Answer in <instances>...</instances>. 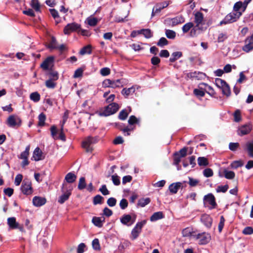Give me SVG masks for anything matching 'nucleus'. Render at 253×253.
I'll use <instances>...</instances> for the list:
<instances>
[{
	"mask_svg": "<svg viewBox=\"0 0 253 253\" xmlns=\"http://www.w3.org/2000/svg\"><path fill=\"white\" fill-rule=\"evenodd\" d=\"M73 189V187L71 185L63 182L61 187L62 194L58 198V202L60 204H63L65 201L68 200L71 195Z\"/></svg>",
	"mask_w": 253,
	"mask_h": 253,
	"instance_id": "nucleus-1",
	"label": "nucleus"
},
{
	"mask_svg": "<svg viewBox=\"0 0 253 253\" xmlns=\"http://www.w3.org/2000/svg\"><path fill=\"white\" fill-rule=\"evenodd\" d=\"M242 15V12H231L228 14L220 22V25L227 24L237 21Z\"/></svg>",
	"mask_w": 253,
	"mask_h": 253,
	"instance_id": "nucleus-2",
	"label": "nucleus"
},
{
	"mask_svg": "<svg viewBox=\"0 0 253 253\" xmlns=\"http://www.w3.org/2000/svg\"><path fill=\"white\" fill-rule=\"evenodd\" d=\"M192 237L198 241L200 245L208 244L211 239V235L207 232H203L198 234H192Z\"/></svg>",
	"mask_w": 253,
	"mask_h": 253,
	"instance_id": "nucleus-3",
	"label": "nucleus"
},
{
	"mask_svg": "<svg viewBox=\"0 0 253 253\" xmlns=\"http://www.w3.org/2000/svg\"><path fill=\"white\" fill-rule=\"evenodd\" d=\"M185 22V18L179 15L173 18H167L164 20V24L171 27L175 26Z\"/></svg>",
	"mask_w": 253,
	"mask_h": 253,
	"instance_id": "nucleus-4",
	"label": "nucleus"
},
{
	"mask_svg": "<svg viewBox=\"0 0 253 253\" xmlns=\"http://www.w3.org/2000/svg\"><path fill=\"white\" fill-rule=\"evenodd\" d=\"M204 202L205 206L207 207L210 210L215 209L217 206L215 198L211 193H209L204 196Z\"/></svg>",
	"mask_w": 253,
	"mask_h": 253,
	"instance_id": "nucleus-5",
	"label": "nucleus"
},
{
	"mask_svg": "<svg viewBox=\"0 0 253 253\" xmlns=\"http://www.w3.org/2000/svg\"><path fill=\"white\" fill-rule=\"evenodd\" d=\"M146 223V220H143L141 222H137L131 232L130 239L132 240H135L141 232L142 228Z\"/></svg>",
	"mask_w": 253,
	"mask_h": 253,
	"instance_id": "nucleus-6",
	"label": "nucleus"
},
{
	"mask_svg": "<svg viewBox=\"0 0 253 253\" xmlns=\"http://www.w3.org/2000/svg\"><path fill=\"white\" fill-rule=\"evenodd\" d=\"M97 142L95 137L88 136L85 138L82 142V147L87 152H91L93 148L92 145Z\"/></svg>",
	"mask_w": 253,
	"mask_h": 253,
	"instance_id": "nucleus-7",
	"label": "nucleus"
},
{
	"mask_svg": "<svg viewBox=\"0 0 253 253\" xmlns=\"http://www.w3.org/2000/svg\"><path fill=\"white\" fill-rule=\"evenodd\" d=\"M6 123L8 126L17 128L21 126V120L18 116L12 115L8 117Z\"/></svg>",
	"mask_w": 253,
	"mask_h": 253,
	"instance_id": "nucleus-8",
	"label": "nucleus"
},
{
	"mask_svg": "<svg viewBox=\"0 0 253 253\" xmlns=\"http://www.w3.org/2000/svg\"><path fill=\"white\" fill-rule=\"evenodd\" d=\"M136 215L133 214L132 215L128 214H125L120 218L121 223L127 226L132 225L135 221Z\"/></svg>",
	"mask_w": 253,
	"mask_h": 253,
	"instance_id": "nucleus-9",
	"label": "nucleus"
},
{
	"mask_svg": "<svg viewBox=\"0 0 253 253\" xmlns=\"http://www.w3.org/2000/svg\"><path fill=\"white\" fill-rule=\"evenodd\" d=\"M120 108V106L117 103H112L105 107L102 114L105 116H108L116 113Z\"/></svg>",
	"mask_w": 253,
	"mask_h": 253,
	"instance_id": "nucleus-10",
	"label": "nucleus"
},
{
	"mask_svg": "<svg viewBox=\"0 0 253 253\" xmlns=\"http://www.w3.org/2000/svg\"><path fill=\"white\" fill-rule=\"evenodd\" d=\"M20 189L24 195H29L32 194L33 190L31 182L28 180H24L22 183Z\"/></svg>",
	"mask_w": 253,
	"mask_h": 253,
	"instance_id": "nucleus-11",
	"label": "nucleus"
},
{
	"mask_svg": "<svg viewBox=\"0 0 253 253\" xmlns=\"http://www.w3.org/2000/svg\"><path fill=\"white\" fill-rule=\"evenodd\" d=\"M81 29V25L78 23L73 22L68 24L64 28V33L69 35L72 32L77 31Z\"/></svg>",
	"mask_w": 253,
	"mask_h": 253,
	"instance_id": "nucleus-12",
	"label": "nucleus"
},
{
	"mask_svg": "<svg viewBox=\"0 0 253 253\" xmlns=\"http://www.w3.org/2000/svg\"><path fill=\"white\" fill-rule=\"evenodd\" d=\"M252 129V125L250 124L241 126L239 127L237 133L240 136H243L249 134Z\"/></svg>",
	"mask_w": 253,
	"mask_h": 253,
	"instance_id": "nucleus-13",
	"label": "nucleus"
},
{
	"mask_svg": "<svg viewBox=\"0 0 253 253\" xmlns=\"http://www.w3.org/2000/svg\"><path fill=\"white\" fill-rule=\"evenodd\" d=\"M201 221L208 228H210L212 223V218L208 214H204L201 217Z\"/></svg>",
	"mask_w": 253,
	"mask_h": 253,
	"instance_id": "nucleus-14",
	"label": "nucleus"
},
{
	"mask_svg": "<svg viewBox=\"0 0 253 253\" xmlns=\"http://www.w3.org/2000/svg\"><path fill=\"white\" fill-rule=\"evenodd\" d=\"M242 50L246 53H249L253 50V41L251 39H246L245 45L242 47Z\"/></svg>",
	"mask_w": 253,
	"mask_h": 253,
	"instance_id": "nucleus-15",
	"label": "nucleus"
},
{
	"mask_svg": "<svg viewBox=\"0 0 253 253\" xmlns=\"http://www.w3.org/2000/svg\"><path fill=\"white\" fill-rule=\"evenodd\" d=\"M46 201L45 198L39 196H35L33 199V205L37 207L44 205Z\"/></svg>",
	"mask_w": 253,
	"mask_h": 253,
	"instance_id": "nucleus-16",
	"label": "nucleus"
},
{
	"mask_svg": "<svg viewBox=\"0 0 253 253\" xmlns=\"http://www.w3.org/2000/svg\"><path fill=\"white\" fill-rule=\"evenodd\" d=\"M33 158L36 161L42 160L44 159L42 152L39 147H37L34 151Z\"/></svg>",
	"mask_w": 253,
	"mask_h": 253,
	"instance_id": "nucleus-17",
	"label": "nucleus"
},
{
	"mask_svg": "<svg viewBox=\"0 0 253 253\" xmlns=\"http://www.w3.org/2000/svg\"><path fill=\"white\" fill-rule=\"evenodd\" d=\"M204 21V14L201 12H197L194 14V22L196 26H200Z\"/></svg>",
	"mask_w": 253,
	"mask_h": 253,
	"instance_id": "nucleus-18",
	"label": "nucleus"
},
{
	"mask_svg": "<svg viewBox=\"0 0 253 253\" xmlns=\"http://www.w3.org/2000/svg\"><path fill=\"white\" fill-rule=\"evenodd\" d=\"M54 58L52 56H49L46 58V59L42 63L41 67L44 70L48 69L49 67L53 62Z\"/></svg>",
	"mask_w": 253,
	"mask_h": 253,
	"instance_id": "nucleus-19",
	"label": "nucleus"
},
{
	"mask_svg": "<svg viewBox=\"0 0 253 253\" xmlns=\"http://www.w3.org/2000/svg\"><path fill=\"white\" fill-rule=\"evenodd\" d=\"M181 186V182L173 183L169 186V189L171 194H176Z\"/></svg>",
	"mask_w": 253,
	"mask_h": 253,
	"instance_id": "nucleus-20",
	"label": "nucleus"
},
{
	"mask_svg": "<svg viewBox=\"0 0 253 253\" xmlns=\"http://www.w3.org/2000/svg\"><path fill=\"white\" fill-rule=\"evenodd\" d=\"M76 178L77 176L74 173L70 172L66 175L64 182L68 184V183H72L76 181Z\"/></svg>",
	"mask_w": 253,
	"mask_h": 253,
	"instance_id": "nucleus-21",
	"label": "nucleus"
},
{
	"mask_svg": "<svg viewBox=\"0 0 253 253\" xmlns=\"http://www.w3.org/2000/svg\"><path fill=\"white\" fill-rule=\"evenodd\" d=\"M199 87L201 89H204V90H206V92L210 95H212L214 94V91L212 87L207 84L202 83L200 84Z\"/></svg>",
	"mask_w": 253,
	"mask_h": 253,
	"instance_id": "nucleus-22",
	"label": "nucleus"
},
{
	"mask_svg": "<svg viewBox=\"0 0 253 253\" xmlns=\"http://www.w3.org/2000/svg\"><path fill=\"white\" fill-rule=\"evenodd\" d=\"M7 224L9 227L12 229H17L19 228V223L16 221V218L14 217L8 218Z\"/></svg>",
	"mask_w": 253,
	"mask_h": 253,
	"instance_id": "nucleus-23",
	"label": "nucleus"
},
{
	"mask_svg": "<svg viewBox=\"0 0 253 253\" xmlns=\"http://www.w3.org/2000/svg\"><path fill=\"white\" fill-rule=\"evenodd\" d=\"M135 89L133 86H131L128 88H124L122 90L121 93L126 98H127L129 95L132 94L135 92Z\"/></svg>",
	"mask_w": 253,
	"mask_h": 253,
	"instance_id": "nucleus-24",
	"label": "nucleus"
},
{
	"mask_svg": "<svg viewBox=\"0 0 253 253\" xmlns=\"http://www.w3.org/2000/svg\"><path fill=\"white\" fill-rule=\"evenodd\" d=\"M164 217L163 212L158 211L154 212L150 218V220L152 222L156 221L158 220L162 219Z\"/></svg>",
	"mask_w": 253,
	"mask_h": 253,
	"instance_id": "nucleus-25",
	"label": "nucleus"
},
{
	"mask_svg": "<svg viewBox=\"0 0 253 253\" xmlns=\"http://www.w3.org/2000/svg\"><path fill=\"white\" fill-rule=\"evenodd\" d=\"M123 86V80H111V87L113 88L121 87Z\"/></svg>",
	"mask_w": 253,
	"mask_h": 253,
	"instance_id": "nucleus-26",
	"label": "nucleus"
},
{
	"mask_svg": "<svg viewBox=\"0 0 253 253\" xmlns=\"http://www.w3.org/2000/svg\"><path fill=\"white\" fill-rule=\"evenodd\" d=\"M101 218V217L94 216L92 219V222L95 226L98 227H101L104 221V219L102 220Z\"/></svg>",
	"mask_w": 253,
	"mask_h": 253,
	"instance_id": "nucleus-27",
	"label": "nucleus"
},
{
	"mask_svg": "<svg viewBox=\"0 0 253 253\" xmlns=\"http://www.w3.org/2000/svg\"><path fill=\"white\" fill-rule=\"evenodd\" d=\"M246 146L248 156L253 158V141L247 142Z\"/></svg>",
	"mask_w": 253,
	"mask_h": 253,
	"instance_id": "nucleus-28",
	"label": "nucleus"
},
{
	"mask_svg": "<svg viewBox=\"0 0 253 253\" xmlns=\"http://www.w3.org/2000/svg\"><path fill=\"white\" fill-rule=\"evenodd\" d=\"M128 112L126 109L122 110L119 114V118L121 120H125L126 119L129 114V112L131 111V109L129 107H128Z\"/></svg>",
	"mask_w": 253,
	"mask_h": 253,
	"instance_id": "nucleus-29",
	"label": "nucleus"
},
{
	"mask_svg": "<svg viewBox=\"0 0 253 253\" xmlns=\"http://www.w3.org/2000/svg\"><path fill=\"white\" fill-rule=\"evenodd\" d=\"M151 200L149 198H141L138 201L137 206L140 207H144L150 203Z\"/></svg>",
	"mask_w": 253,
	"mask_h": 253,
	"instance_id": "nucleus-30",
	"label": "nucleus"
},
{
	"mask_svg": "<svg viewBox=\"0 0 253 253\" xmlns=\"http://www.w3.org/2000/svg\"><path fill=\"white\" fill-rule=\"evenodd\" d=\"M87 24L90 26H95L99 22V20L94 17L90 16L86 19Z\"/></svg>",
	"mask_w": 253,
	"mask_h": 253,
	"instance_id": "nucleus-31",
	"label": "nucleus"
},
{
	"mask_svg": "<svg viewBox=\"0 0 253 253\" xmlns=\"http://www.w3.org/2000/svg\"><path fill=\"white\" fill-rule=\"evenodd\" d=\"M182 55V54L181 52H174L172 53L171 57L169 58V61L170 62H174L175 60L180 58Z\"/></svg>",
	"mask_w": 253,
	"mask_h": 253,
	"instance_id": "nucleus-32",
	"label": "nucleus"
},
{
	"mask_svg": "<svg viewBox=\"0 0 253 253\" xmlns=\"http://www.w3.org/2000/svg\"><path fill=\"white\" fill-rule=\"evenodd\" d=\"M141 34L144 35L145 38L147 39L151 38L153 37V33L149 29H143L140 30Z\"/></svg>",
	"mask_w": 253,
	"mask_h": 253,
	"instance_id": "nucleus-33",
	"label": "nucleus"
},
{
	"mask_svg": "<svg viewBox=\"0 0 253 253\" xmlns=\"http://www.w3.org/2000/svg\"><path fill=\"white\" fill-rule=\"evenodd\" d=\"M31 6L36 11H40L41 5L38 0H31Z\"/></svg>",
	"mask_w": 253,
	"mask_h": 253,
	"instance_id": "nucleus-34",
	"label": "nucleus"
},
{
	"mask_svg": "<svg viewBox=\"0 0 253 253\" xmlns=\"http://www.w3.org/2000/svg\"><path fill=\"white\" fill-rule=\"evenodd\" d=\"M216 86L219 88L221 89L225 84L226 82L220 78H216L214 81Z\"/></svg>",
	"mask_w": 253,
	"mask_h": 253,
	"instance_id": "nucleus-35",
	"label": "nucleus"
},
{
	"mask_svg": "<svg viewBox=\"0 0 253 253\" xmlns=\"http://www.w3.org/2000/svg\"><path fill=\"white\" fill-rule=\"evenodd\" d=\"M57 47V43L55 37H52L51 40L48 43V48L53 49Z\"/></svg>",
	"mask_w": 253,
	"mask_h": 253,
	"instance_id": "nucleus-36",
	"label": "nucleus"
},
{
	"mask_svg": "<svg viewBox=\"0 0 253 253\" xmlns=\"http://www.w3.org/2000/svg\"><path fill=\"white\" fill-rule=\"evenodd\" d=\"M194 27V24L192 22H188L184 24L182 27V30L183 33H186Z\"/></svg>",
	"mask_w": 253,
	"mask_h": 253,
	"instance_id": "nucleus-37",
	"label": "nucleus"
},
{
	"mask_svg": "<svg viewBox=\"0 0 253 253\" xmlns=\"http://www.w3.org/2000/svg\"><path fill=\"white\" fill-rule=\"evenodd\" d=\"M165 34L166 37L169 39H174L176 37L175 32L171 30L166 29Z\"/></svg>",
	"mask_w": 253,
	"mask_h": 253,
	"instance_id": "nucleus-38",
	"label": "nucleus"
},
{
	"mask_svg": "<svg viewBox=\"0 0 253 253\" xmlns=\"http://www.w3.org/2000/svg\"><path fill=\"white\" fill-rule=\"evenodd\" d=\"M91 53V46L90 45H87L86 46H84L83 47L80 51V53L81 55H84L85 54H90Z\"/></svg>",
	"mask_w": 253,
	"mask_h": 253,
	"instance_id": "nucleus-39",
	"label": "nucleus"
},
{
	"mask_svg": "<svg viewBox=\"0 0 253 253\" xmlns=\"http://www.w3.org/2000/svg\"><path fill=\"white\" fill-rule=\"evenodd\" d=\"M30 98L31 100L35 102L39 101L41 98L40 94L38 92H34L32 93L30 95Z\"/></svg>",
	"mask_w": 253,
	"mask_h": 253,
	"instance_id": "nucleus-40",
	"label": "nucleus"
},
{
	"mask_svg": "<svg viewBox=\"0 0 253 253\" xmlns=\"http://www.w3.org/2000/svg\"><path fill=\"white\" fill-rule=\"evenodd\" d=\"M224 174L225 177L228 179H232L235 177V176L234 172L227 170H224Z\"/></svg>",
	"mask_w": 253,
	"mask_h": 253,
	"instance_id": "nucleus-41",
	"label": "nucleus"
},
{
	"mask_svg": "<svg viewBox=\"0 0 253 253\" xmlns=\"http://www.w3.org/2000/svg\"><path fill=\"white\" fill-rule=\"evenodd\" d=\"M222 93L227 97L229 96L231 94V90L229 85L227 84L221 88Z\"/></svg>",
	"mask_w": 253,
	"mask_h": 253,
	"instance_id": "nucleus-42",
	"label": "nucleus"
},
{
	"mask_svg": "<svg viewBox=\"0 0 253 253\" xmlns=\"http://www.w3.org/2000/svg\"><path fill=\"white\" fill-rule=\"evenodd\" d=\"M243 2L241 1H239L236 2L233 6V11L235 12H242L239 10L241 8L242 6H243Z\"/></svg>",
	"mask_w": 253,
	"mask_h": 253,
	"instance_id": "nucleus-43",
	"label": "nucleus"
},
{
	"mask_svg": "<svg viewBox=\"0 0 253 253\" xmlns=\"http://www.w3.org/2000/svg\"><path fill=\"white\" fill-rule=\"evenodd\" d=\"M203 89H201L200 87H199V89L195 88L194 89L193 93L198 97H204L205 93Z\"/></svg>",
	"mask_w": 253,
	"mask_h": 253,
	"instance_id": "nucleus-44",
	"label": "nucleus"
},
{
	"mask_svg": "<svg viewBox=\"0 0 253 253\" xmlns=\"http://www.w3.org/2000/svg\"><path fill=\"white\" fill-rule=\"evenodd\" d=\"M174 155L175 157L173 160V165L176 166L177 167V169L179 170V164L181 161V158L179 156L178 152L175 153Z\"/></svg>",
	"mask_w": 253,
	"mask_h": 253,
	"instance_id": "nucleus-45",
	"label": "nucleus"
},
{
	"mask_svg": "<svg viewBox=\"0 0 253 253\" xmlns=\"http://www.w3.org/2000/svg\"><path fill=\"white\" fill-rule=\"evenodd\" d=\"M198 164L200 166H206L208 165V160L205 157H199Z\"/></svg>",
	"mask_w": 253,
	"mask_h": 253,
	"instance_id": "nucleus-46",
	"label": "nucleus"
},
{
	"mask_svg": "<svg viewBox=\"0 0 253 253\" xmlns=\"http://www.w3.org/2000/svg\"><path fill=\"white\" fill-rule=\"evenodd\" d=\"M92 246L93 249L95 251H99L100 250V246L99 240L97 238L94 239L92 242Z\"/></svg>",
	"mask_w": 253,
	"mask_h": 253,
	"instance_id": "nucleus-47",
	"label": "nucleus"
},
{
	"mask_svg": "<svg viewBox=\"0 0 253 253\" xmlns=\"http://www.w3.org/2000/svg\"><path fill=\"white\" fill-rule=\"evenodd\" d=\"M169 43L168 41L164 37L161 38L158 42L157 44L160 47H163L165 45H168Z\"/></svg>",
	"mask_w": 253,
	"mask_h": 253,
	"instance_id": "nucleus-48",
	"label": "nucleus"
},
{
	"mask_svg": "<svg viewBox=\"0 0 253 253\" xmlns=\"http://www.w3.org/2000/svg\"><path fill=\"white\" fill-rule=\"evenodd\" d=\"M38 119H39V123H38L39 126H43L44 125V122H45V120L46 119L45 115L43 113H42L39 115V116L38 117Z\"/></svg>",
	"mask_w": 253,
	"mask_h": 253,
	"instance_id": "nucleus-49",
	"label": "nucleus"
},
{
	"mask_svg": "<svg viewBox=\"0 0 253 253\" xmlns=\"http://www.w3.org/2000/svg\"><path fill=\"white\" fill-rule=\"evenodd\" d=\"M200 30H201V28L200 27V26H194L192 28V29L190 31V36L193 37L197 36V34H198V31H199Z\"/></svg>",
	"mask_w": 253,
	"mask_h": 253,
	"instance_id": "nucleus-50",
	"label": "nucleus"
},
{
	"mask_svg": "<svg viewBox=\"0 0 253 253\" xmlns=\"http://www.w3.org/2000/svg\"><path fill=\"white\" fill-rule=\"evenodd\" d=\"M103 199V197L100 195H97L93 198V204L96 205L97 204H100L102 203V201Z\"/></svg>",
	"mask_w": 253,
	"mask_h": 253,
	"instance_id": "nucleus-51",
	"label": "nucleus"
},
{
	"mask_svg": "<svg viewBox=\"0 0 253 253\" xmlns=\"http://www.w3.org/2000/svg\"><path fill=\"white\" fill-rule=\"evenodd\" d=\"M86 186L85 178L83 177L80 178L78 184V189L82 190L84 189Z\"/></svg>",
	"mask_w": 253,
	"mask_h": 253,
	"instance_id": "nucleus-52",
	"label": "nucleus"
},
{
	"mask_svg": "<svg viewBox=\"0 0 253 253\" xmlns=\"http://www.w3.org/2000/svg\"><path fill=\"white\" fill-rule=\"evenodd\" d=\"M51 134L54 139H57L58 137L57 136V128L55 126H51L50 128Z\"/></svg>",
	"mask_w": 253,
	"mask_h": 253,
	"instance_id": "nucleus-53",
	"label": "nucleus"
},
{
	"mask_svg": "<svg viewBox=\"0 0 253 253\" xmlns=\"http://www.w3.org/2000/svg\"><path fill=\"white\" fill-rule=\"evenodd\" d=\"M243 165V163L241 161H235L231 164V167L233 169H237L241 167Z\"/></svg>",
	"mask_w": 253,
	"mask_h": 253,
	"instance_id": "nucleus-54",
	"label": "nucleus"
},
{
	"mask_svg": "<svg viewBox=\"0 0 253 253\" xmlns=\"http://www.w3.org/2000/svg\"><path fill=\"white\" fill-rule=\"evenodd\" d=\"M234 121L239 122L241 120V112L239 110H237L234 113Z\"/></svg>",
	"mask_w": 253,
	"mask_h": 253,
	"instance_id": "nucleus-55",
	"label": "nucleus"
},
{
	"mask_svg": "<svg viewBox=\"0 0 253 253\" xmlns=\"http://www.w3.org/2000/svg\"><path fill=\"white\" fill-rule=\"evenodd\" d=\"M228 185H223V186H218L216 190V192L219 193V192H222V193H225L226 192L228 189Z\"/></svg>",
	"mask_w": 253,
	"mask_h": 253,
	"instance_id": "nucleus-56",
	"label": "nucleus"
},
{
	"mask_svg": "<svg viewBox=\"0 0 253 253\" xmlns=\"http://www.w3.org/2000/svg\"><path fill=\"white\" fill-rule=\"evenodd\" d=\"M108 205L111 207H114L117 203V200L113 197L109 198L107 201Z\"/></svg>",
	"mask_w": 253,
	"mask_h": 253,
	"instance_id": "nucleus-57",
	"label": "nucleus"
},
{
	"mask_svg": "<svg viewBox=\"0 0 253 253\" xmlns=\"http://www.w3.org/2000/svg\"><path fill=\"white\" fill-rule=\"evenodd\" d=\"M128 206V202L126 199H122L120 202V207L122 210L126 209Z\"/></svg>",
	"mask_w": 253,
	"mask_h": 253,
	"instance_id": "nucleus-58",
	"label": "nucleus"
},
{
	"mask_svg": "<svg viewBox=\"0 0 253 253\" xmlns=\"http://www.w3.org/2000/svg\"><path fill=\"white\" fill-rule=\"evenodd\" d=\"M203 174L206 177H211L213 175V171L211 169L207 168L203 171Z\"/></svg>",
	"mask_w": 253,
	"mask_h": 253,
	"instance_id": "nucleus-59",
	"label": "nucleus"
},
{
	"mask_svg": "<svg viewBox=\"0 0 253 253\" xmlns=\"http://www.w3.org/2000/svg\"><path fill=\"white\" fill-rule=\"evenodd\" d=\"M22 178H23V175L21 174H17L15 178V180H14V184L16 186H19L22 180Z\"/></svg>",
	"mask_w": 253,
	"mask_h": 253,
	"instance_id": "nucleus-60",
	"label": "nucleus"
},
{
	"mask_svg": "<svg viewBox=\"0 0 253 253\" xmlns=\"http://www.w3.org/2000/svg\"><path fill=\"white\" fill-rule=\"evenodd\" d=\"M100 73L102 76H106L110 74V70L109 68L104 67L101 69Z\"/></svg>",
	"mask_w": 253,
	"mask_h": 253,
	"instance_id": "nucleus-61",
	"label": "nucleus"
},
{
	"mask_svg": "<svg viewBox=\"0 0 253 253\" xmlns=\"http://www.w3.org/2000/svg\"><path fill=\"white\" fill-rule=\"evenodd\" d=\"M84 70L82 68H78L77 69L74 73V78H78L82 76L83 74Z\"/></svg>",
	"mask_w": 253,
	"mask_h": 253,
	"instance_id": "nucleus-62",
	"label": "nucleus"
},
{
	"mask_svg": "<svg viewBox=\"0 0 253 253\" xmlns=\"http://www.w3.org/2000/svg\"><path fill=\"white\" fill-rule=\"evenodd\" d=\"M45 85L47 88H54L55 87L56 84L50 79L45 82Z\"/></svg>",
	"mask_w": 253,
	"mask_h": 253,
	"instance_id": "nucleus-63",
	"label": "nucleus"
},
{
	"mask_svg": "<svg viewBox=\"0 0 253 253\" xmlns=\"http://www.w3.org/2000/svg\"><path fill=\"white\" fill-rule=\"evenodd\" d=\"M243 233L244 235H251L253 234V228L252 227H246L243 230Z\"/></svg>",
	"mask_w": 253,
	"mask_h": 253,
	"instance_id": "nucleus-64",
	"label": "nucleus"
}]
</instances>
